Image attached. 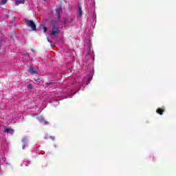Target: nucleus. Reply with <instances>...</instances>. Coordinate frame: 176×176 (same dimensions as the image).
<instances>
[{
    "label": "nucleus",
    "mask_w": 176,
    "mask_h": 176,
    "mask_svg": "<svg viewBox=\"0 0 176 176\" xmlns=\"http://www.w3.org/2000/svg\"><path fill=\"white\" fill-rule=\"evenodd\" d=\"M25 23L26 25L29 27V28H31L32 31H36V25L35 24V22H34V21L25 19Z\"/></svg>",
    "instance_id": "obj_1"
},
{
    "label": "nucleus",
    "mask_w": 176,
    "mask_h": 176,
    "mask_svg": "<svg viewBox=\"0 0 176 176\" xmlns=\"http://www.w3.org/2000/svg\"><path fill=\"white\" fill-rule=\"evenodd\" d=\"M60 34V30L56 25H53L51 36H57Z\"/></svg>",
    "instance_id": "obj_2"
},
{
    "label": "nucleus",
    "mask_w": 176,
    "mask_h": 176,
    "mask_svg": "<svg viewBox=\"0 0 176 176\" xmlns=\"http://www.w3.org/2000/svg\"><path fill=\"white\" fill-rule=\"evenodd\" d=\"M56 12L58 20H60V19H61V14H63V7L60 6L58 8H56Z\"/></svg>",
    "instance_id": "obj_3"
},
{
    "label": "nucleus",
    "mask_w": 176,
    "mask_h": 176,
    "mask_svg": "<svg viewBox=\"0 0 176 176\" xmlns=\"http://www.w3.org/2000/svg\"><path fill=\"white\" fill-rule=\"evenodd\" d=\"M29 72L31 74V75H34V74H38V71H36V69H34L32 67H31L29 69Z\"/></svg>",
    "instance_id": "obj_4"
},
{
    "label": "nucleus",
    "mask_w": 176,
    "mask_h": 176,
    "mask_svg": "<svg viewBox=\"0 0 176 176\" xmlns=\"http://www.w3.org/2000/svg\"><path fill=\"white\" fill-rule=\"evenodd\" d=\"M5 133H9L10 134H14V130L12 128H6L4 129Z\"/></svg>",
    "instance_id": "obj_5"
},
{
    "label": "nucleus",
    "mask_w": 176,
    "mask_h": 176,
    "mask_svg": "<svg viewBox=\"0 0 176 176\" xmlns=\"http://www.w3.org/2000/svg\"><path fill=\"white\" fill-rule=\"evenodd\" d=\"M163 112H164V109L163 108H158L156 110V113H158L159 115H163Z\"/></svg>",
    "instance_id": "obj_6"
},
{
    "label": "nucleus",
    "mask_w": 176,
    "mask_h": 176,
    "mask_svg": "<svg viewBox=\"0 0 176 176\" xmlns=\"http://www.w3.org/2000/svg\"><path fill=\"white\" fill-rule=\"evenodd\" d=\"M40 27H41V28L44 30L45 33L47 32V28H46V25H45V24L40 25Z\"/></svg>",
    "instance_id": "obj_7"
},
{
    "label": "nucleus",
    "mask_w": 176,
    "mask_h": 176,
    "mask_svg": "<svg viewBox=\"0 0 176 176\" xmlns=\"http://www.w3.org/2000/svg\"><path fill=\"white\" fill-rule=\"evenodd\" d=\"M37 120H38L40 123H43V122H45V118H43L42 116H38L37 118Z\"/></svg>",
    "instance_id": "obj_8"
},
{
    "label": "nucleus",
    "mask_w": 176,
    "mask_h": 176,
    "mask_svg": "<svg viewBox=\"0 0 176 176\" xmlns=\"http://www.w3.org/2000/svg\"><path fill=\"white\" fill-rule=\"evenodd\" d=\"M78 17H82V7L78 6Z\"/></svg>",
    "instance_id": "obj_9"
},
{
    "label": "nucleus",
    "mask_w": 176,
    "mask_h": 176,
    "mask_svg": "<svg viewBox=\"0 0 176 176\" xmlns=\"http://www.w3.org/2000/svg\"><path fill=\"white\" fill-rule=\"evenodd\" d=\"M8 2V0H2L0 1V6H2L3 5H5Z\"/></svg>",
    "instance_id": "obj_10"
},
{
    "label": "nucleus",
    "mask_w": 176,
    "mask_h": 176,
    "mask_svg": "<svg viewBox=\"0 0 176 176\" xmlns=\"http://www.w3.org/2000/svg\"><path fill=\"white\" fill-rule=\"evenodd\" d=\"M22 142H23L24 145L23 146V149H24V146H25V144L27 143V139L25 138H24L22 140Z\"/></svg>",
    "instance_id": "obj_11"
},
{
    "label": "nucleus",
    "mask_w": 176,
    "mask_h": 176,
    "mask_svg": "<svg viewBox=\"0 0 176 176\" xmlns=\"http://www.w3.org/2000/svg\"><path fill=\"white\" fill-rule=\"evenodd\" d=\"M75 19H72V18H69V19H67V22L71 24V23H73Z\"/></svg>",
    "instance_id": "obj_12"
},
{
    "label": "nucleus",
    "mask_w": 176,
    "mask_h": 176,
    "mask_svg": "<svg viewBox=\"0 0 176 176\" xmlns=\"http://www.w3.org/2000/svg\"><path fill=\"white\" fill-rule=\"evenodd\" d=\"M28 89H29L30 90H32V89H34V87L32 86V85L29 84L27 85Z\"/></svg>",
    "instance_id": "obj_13"
},
{
    "label": "nucleus",
    "mask_w": 176,
    "mask_h": 176,
    "mask_svg": "<svg viewBox=\"0 0 176 176\" xmlns=\"http://www.w3.org/2000/svg\"><path fill=\"white\" fill-rule=\"evenodd\" d=\"M22 3L21 1H19V0H17L15 1L16 6H19V5H20V3Z\"/></svg>",
    "instance_id": "obj_14"
},
{
    "label": "nucleus",
    "mask_w": 176,
    "mask_h": 176,
    "mask_svg": "<svg viewBox=\"0 0 176 176\" xmlns=\"http://www.w3.org/2000/svg\"><path fill=\"white\" fill-rule=\"evenodd\" d=\"M35 82H38V83H41L42 82V80L41 78L34 79Z\"/></svg>",
    "instance_id": "obj_15"
},
{
    "label": "nucleus",
    "mask_w": 176,
    "mask_h": 176,
    "mask_svg": "<svg viewBox=\"0 0 176 176\" xmlns=\"http://www.w3.org/2000/svg\"><path fill=\"white\" fill-rule=\"evenodd\" d=\"M43 124H45V126H47V124H49V122L46 121L45 120H44V121L43 122Z\"/></svg>",
    "instance_id": "obj_16"
},
{
    "label": "nucleus",
    "mask_w": 176,
    "mask_h": 176,
    "mask_svg": "<svg viewBox=\"0 0 176 176\" xmlns=\"http://www.w3.org/2000/svg\"><path fill=\"white\" fill-rule=\"evenodd\" d=\"M91 46L90 45V44L88 45V48H89V50H90Z\"/></svg>",
    "instance_id": "obj_17"
},
{
    "label": "nucleus",
    "mask_w": 176,
    "mask_h": 176,
    "mask_svg": "<svg viewBox=\"0 0 176 176\" xmlns=\"http://www.w3.org/2000/svg\"><path fill=\"white\" fill-rule=\"evenodd\" d=\"M48 85H53V82H48Z\"/></svg>",
    "instance_id": "obj_18"
},
{
    "label": "nucleus",
    "mask_w": 176,
    "mask_h": 176,
    "mask_svg": "<svg viewBox=\"0 0 176 176\" xmlns=\"http://www.w3.org/2000/svg\"><path fill=\"white\" fill-rule=\"evenodd\" d=\"M28 164H30V162H26V166H27Z\"/></svg>",
    "instance_id": "obj_19"
},
{
    "label": "nucleus",
    "mask_w": 176,
    "mask_h": 176,
    "mask_svg": "<svg viewBox=\"0 0 176 176\" xmlns=\"http://www.w3.org/2000/svg\"><path fill=\"white\" fill-rule=\"evenodd\" d=\"M47 41H48V42H50V40L49 39V38H47Z\"/></svg>",
    "instance_id": "obj_20"
},
{
    "label": "nucleus",
    "mask_w": 176,
    "mask_h": 176,
    "mask_svg": "<svg viewBox=\"0 0 176 176\" xmlns=\"http://www.w3.org/2000/svg\"><path fill=\"white\" fill-rule=\"evenodd\" d=\"M43 1H46V0H43Z\"/></svg>",
    "instance_id": "obj_21"
}]
</instances>
